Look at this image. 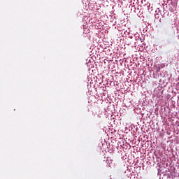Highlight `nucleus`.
I'll return each mask as SVG.
<instances>
[{"instance_id":"nucleus-1","label":"nucleus","mask_w":179,"mask_h":179,"mask_svg":"<svg viewBox=\"0 0 179 179\" xmlns=\"http://www.w3.org/2000/svg\"><path fill=\"white\" fill-rule=\"evenodd\" d=\"M106 113H114L115 111V109H114V105L110 104L108 106L106 110Z\"/></svg>"},{"instance_id":"nucleus-3","label":"nucleus","mask_w":179,"mask_h":179,"mask_svg":"<svg viewBox=\"0 0 179 179\" xmlns=\"http://www.w3.org/2000/svg\"><path fill=\"white\" fill-rule=\"evenodd\" d=\"M111 115H118V113H112Z\"/></svg>"},{"instance_id":"nucleus-2","label":"nucleus","mask_w":179,"mask_h":179,"mask_svg":"<svg viewBox=\"0 0 179 179\" xmlns=\"http://www.w3.org/2000/svg\"><path fill=\"white\" fill-rule=\"evenodd\" d=\"M106 163L108 164V167H111V165H110V160L107 159Z\"/></svg>"}]
</instances>
